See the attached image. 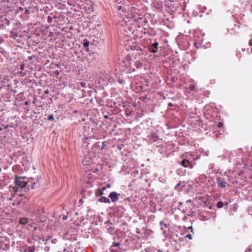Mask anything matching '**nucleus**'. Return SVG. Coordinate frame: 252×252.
I'll return each mask as SVG.
<instances>
[{"instance_id": "9d476101", "label": "nucleus", "mask_w": 252, "mask_h": 252, "mask_svg": "<svg viewBox=\"0 0 252 252\" xmlns=\"http://www.w3.org/2000/svg\"><path fill=\"white\" fill-rule=\"evenodd\" d=\"M120 195V193H118L116 191H112L110 193L108 197L111 199L112 202H115L118 200Z\"/></svg>"}, {"instance_id": "4468645a", "label": "nucleus", "mask_w": 252, "mask_h": 252, "mask_svg": "<svg viewBox=\"0 0 252 252\" xmlns=\"http://www.w3.org/2000/svg\"><path fill=\"white\" fill-rule=\"evenodd\" d=\"M25 99V95L24 93H20L17 95V101H22Z\"/></svg>"}, {"instance_id": "a211bd4d", "label": "nucleus", "mask_w": 252, "mask_h": 252, "mask_svg": "<svg viewBox=\"0 0 252 252\" xmlns=\"http://www.w3.org/2000/svg\"><path fill=\"white\" fill-rule=\"evenodd\" d=\"M28 221V219L26 218H20L19 221L20 224L25 225Z\"/></svg>"}, {"instance_id": "473e14b6", "label": "nucleus", "mask_w": 252, "mask_h": 252, "mask_svg": "<svg viewBox=\"0 0 252 252\" xmlns=\"http://www.w3.org/2000/svg\"><path fill=\"white\" fill-rule=\"evenodd\" d=\"M223 126V124L222 122H219L218 124V126L219 127H221Z\"/></svg>"}, {"instance_id": "a19ab883", "label": "nucleus", "mask_w": 252, "mask_h": 252, "mask_svg": "<svg viewBox=\"0 0 252 252\" xmlns=\"http://www.w3.org/2000/svg\"><path fill=\"white\" fill-rule=\"evenodd\" d=\"M123 225H125V226H127L128 225L126 221H124L123 223Z\"/></svg>"}, {"instance_id": "72a5a7b5", "label": "nucleus", "mask_w": 252, "mask_h": 252, "mask_svg": "<svg viewBox=\"0 0 252 252\" xmlns=\"http://www.w3.org/2000/svg\"><path fill=\"white\" fill-rule=\"evenodd\" d=\"M24 65L22 64L20 65V69L21 70H23L24 71Z\"/></svg>"}, {"instance_id": "a18cd8bd", "label": "nucleus", "mask_w": 252, "mask_h": 252, "mask_svg": "<svg viewBox=\"0 0 252 252\" xmlns=\"http://www.w3.org/2000/svg\"><path fill=\"white\" fill-rule=\"evenodd\" d=\"M25 104V105H28L29 104V102L28 101H25V102H24Z\"/></svg>"}, {"instance_id": "1a4fd4ad", "label": "nucleus", "mask_w": 252, "mask_h": 252, "mask_svg": "<svg viewBox=\"0 0 252 252\" xmlns=\"http://www.w3.org/2000/svg\"><path fill=\"white\" fill-rule=\"evenodd\" d=\"M158 43L157 41H155L154 43H152L148 46L149 50L153 53H156L158 51Z\"/></svg>"}, {"instance_id": "5701e85b", "label": "nucleus", "mask_w": 252, "mask_h": 252, "mask_svg": "<svg viewBox=\"0 0 252 252\" xmlns=\"http://www.w3.org/2000/svg\"><path fill=\"white\" fill-rule=\"evenodd\" d=\"M189 89L190 91H194L195 89V86L194 84H190L189 86Z\"/></svg>"}, {"instance_id": "6e6552de", "label": "nucleus", "mask_w": 252, "mask_h": 252, "mask_svg": "<svg viewBox=\"0 0 252 252\" xmlns=\"http://www.w3.org/2000/svg\"><path fill=\"white\" fill-rule=\"evenodd\" d=\"M149 138V143H153L156 141H158L159 139V136H158V134L154 132H151L150 134L148 136Z\"/></svg>"}, {"instance_id": "39448f33", "label": "nucleus", "mask_w": 252, "mask_h": 252, "mask_svg": "<svg viewBox=\"0 0 252 252\" xmlns=\"http://www.w3.org/2000/svg\"><path fill=\"white\" fill-rule=\"evenodd\" d=\"M18 160L19 162H20L22 166L24 167L25 170L27 166L28 162L26 160V156L25 155L24 153L18 152V154H17V160Z\"/></svg>"}, {"instance_id": "ddd939ff", "label": "nucleus", "mask_w": 252, "mask_h": 252, "mask_svg": "<svg viewBox=\"0 0 252 252\" xmlns=\"http://www.w3.org/2000/svg\"><path fill=\"white\" fill-rule=\"evenodd\" d=\"M130 49L132 50H136V51H142V49L141 47L136 43L133 44L132 43V45H130L129 46Z\"/></svg>"}, {"instance_id": "052dcab7", "label": "nucleus", "mask_w": 252, "mask_h": 252, "mask_svg": "<svg viewBox=\"0 0 252 252\" xmlns=\"http://www.w3.org/2000/svg\"><path fill=\"white\" fill-rule=\"evenodd\" d=\"M33 102V103H35V100H34V101H33V102Z\"/></svg>"}, {"instance_id": "423d86ee", "label": "nucleus", "mask_w": 252, "mask_h": 252, "mask_svg": "<svg viewBox=\"0 0 252 252\" xmlns=\"http://www.w3.org/2000/svg\"><path fill=\"white\" fill-rule=\"evenodd\" d=\"M123 245L120 243H114L110 248L111 252H122L123 249L121 247Z\"/></svg>"}, {"instance_id": "13d9d810", "label": "nucleus", "mask_w": 252, "mask_h": 252, "mask_svg": "<svg viewBox=\"0 0 252 252\" xmlns=\"http://www.w3.org/2000/svg\"><path fill=\"white\" fill-rule=\"evenodd\" d=\"M16 35H17V37L18 36V33L17 32Z\"/></svg>"}, {"instance_id": "2f4dec72", "label": "nucleus", "mask_w": 252, "mask_h": 252, "mask_svg": "<svg viewBox=\"0 0 252 252\" xmlns=\"http://www.w3.org/2000/svg\"><path fill=\"white\" fill-rule=\"evenodd\" d=\"M130 71L129 72L131 73V72H134L135 71L136 69L135 68H132L131 66L129 67Z\"/></svg>"}, {"instance_id": "b1692460", "label": "nucleus", "mask_w": 252, "mask_h": 252, "mask_svg": "<svg viewBox=\"0 0 252 252\" xmlns=\"http://www.w3.org/2000/svg\"><path fill=\"white\" fill-rule=\"evenodd\" d=\"M223 203L222 201H219L217 203V207L218 208H221L222 207H223Z\"/></svg>"}, {"instance_id": "680f3d73", "label": "nucleus", "mask_w": 252, "mask_h": 252, "mask_svg": "<svg viewBox=\"0 0 252 252\" xmlns=\"http://www.w3.org/2000/svg\"><path fill=\"white\" fill-rule=\"evenodd\" d=\"M17 204H19V201H17Z\"/></svg>"}, {"instance_id": "bf43d9fd", "label": "nucleus", "mask_w": 252, "mask_h": 252, "mask_svg": "<svg viewBox=\"0 0 252 252\" xmlns=\"http://www.w3.org/2000/svg\"><path fill=\"white\" fill-rule=\"evenodd\" d=\"M95 54L94 53H92V55H95Z\"/></svg>"}, {"instance_id": "2eb2a0df", "label": "nucleus", "mask_w": 252, "mask_h": 252, "mask_svg": "<svg viewBox=\"0 0 252 252\" xmlns=\"http://www.w3.org/2000/svg\"><path fill=\"white\" fill-rule=\"evenodd\" d=\"M98 201L99 202H103L105 203H110L111 200L107 197L105 196H101L99 199Z\"/></svg>"}, {"instance_id": "6e6d98bb", "label": "nucleus", "mask_w": 252, "mask_h": 252, "mask_svg": "<svg viewBox=\"0 0 252 252\" xmlns=\"http://www.w3.org/2000/svg\"><path fill=\"white\" fill-rule=\"evenodd\" d=\"M22 235V234H21V233H20V234H19V236H20V237H21Z\"/></svg>"}, {"instance_id": "69168bd1", "label": "nucleus", "mask_w": 252, "mask_h": 252, "mask_svg": "<svg viewBox=\"0 0 252 252\" xmlns=\"http://www.w3.org/2000/svg\"><path fill=\"white\" fill-rule=\"evenodd\" d=\"M1 129H2V128H1H1H0V130H1Z\"/></svg>"}, {"instance_id": "49530a36", "label": "nucleus", "mask_w": 252, "mask_h": 252, "mask_svg": "<svg viewBox=\"0 0 252 252\" xmlns=\"http://www.w3.org/2000/svg\"><path fill=\"white\" fill-rule=\"evenodd\" d=\"M245 252H251V249H248V250H247Z\"/></svg>"}, {"instance_id": "6ab92c4d", "label": "nucleus", "mask_w": 252, "mask_h": 252, "mask_svg": "<svg viewBox=\"0 0 252 252\" xmlns=\"http://www.w3.org/2000/svg\"><path fill=\"white\" fill-rule=\"evenodd\" d=\"M89 44L90 41L86 38L84 39L83 42V45L84 47L87 48V51H88L89 50L88 46H89Z\"/></svg>"}, {"instance_id": "dca6fc26", "label": "nucleus", "mask_w": 252, "mask_h": 252, "mask_svg": "<svg viewBox=\"0 0 252 252\" xmlns=\"http://www.w3.org/2000/svg\"><path fill=\"white\" fill-rule=\"evenodd\" d=\"M159 224L161 226V229L162 230H163V233H165V232H164V230H163V228L162 226H164L165 228H167L168 229L169 228L170 224H169L168 223H164L163 221H160L159 222Z\"/></svg>"}, {"instance_id": "ea45409f", "label": "nucleus", "mask_w": 252, "mask_h": 252, "mask_svg": "<svg viewBox=\"0 0 252 252\" xmlns=\"http://www.w3.org/2000/svg\"><path fill=\"white\" fill-rule=\"evenodd\" d=\"M20 167V165H19V164H17V167H16V169H17V172H18V171L19 170V167Z\"/></svg>"}, {"instance_id": "09e8293b", "label": "nucleus", "mask_w": 252, "mask_h": 252, "mask_svg": "<svg viewBox=\"0 0 252 252\" xmlns=\"http://www.w3.org/2000/svg\"><path fill=\"white\" fill-rule=\"evenodd\" d=\"M16 25H17V28H20V26L18 25V24L17 22Z\"/></svg>"}, {"instance_id": "c85d7f7f", "label": "nucleus", "mask_w": 252, "mask_h": 252, "mask_svg": "<svg viewBox=\"0 0 252 252\" xmlns=\"http://www.w3.org/2000/svg\"><path fill=\"white\" fill-rule=\"evenodd\" d=\"M80 85L83 88H85L87 86V84L85 82H80Z\"/></svg>"}, {"instance_id": "393cba45", "label": "nucleus", "mask_w": 252, "mask_h": 252, "mask_svg": "<svg viewBox=\"0 0 252 252\" xmlns=\"http://www.w3.org/2000/svg\"><path fill=\"white\" fill-rule=\"evenodd\" d=\"M106 142H105V141L100 143V145H101L100 148L101 150H103L105 148V147H106Z\"/></svg>"}, {"instance_id": "37998d69", "label": "nucleus", "mask_w": 252, "mask_h": 252, "mask_svg": "<svg viewBox=\"0 0 252 252\" xmlns=\"http://www.w3.org/2000/svg\"><path fill=\"white\" fill-rule=\"evenodd\" d=\"M45 251H46V252H47V251H49V247H46L45 248Z\"/></svg>"}, {"instance_id": "864d4df0", "label": "nucleus", "mask_w": 252, "mask_h": 252, "mask_svg": "<svg viewBox=\"0 0 252 252\" xmlns=\"http://www.w3.org/2000/svg\"><path fill=\"white\" fill-rule=\"evenodd\" d=\"M14 182L16 183V176H14Z\"/></svg>"}, {"instance_id": "f03ea898", "label": "nucleus", "mask_w": 252, "mask_h": 252, "mask_svg": "<svg viewBox=\"0 0 252 252\" xmlns=\"http://www.w3.org/2000/svg\"><path fill=\"white\" fill-rule=\"evenodd\" d=\"M181 158L183 160L180 164L184 167H189L190 169L193 168L195 164L194 162L198 158V156L192 152L185 153L181 155Z\"/></svg>"}, {"instance_id": "412c9836", "label": "nucleus", "mask_w": 252, "mask_h": 252, "mask_svg": "<svg viewBox=\"0 0 252 252\" xmlns=\"http://www.w3.org/2000/svg\"><path fill=\"white\" fill-rule=\"evenodd\" d=\"M114 227H110L107 228V232L111 234H113L114 232Z\"/></svg>"}, {"instance_id": "c03bdc74", "label": "nucleus", "mask_w": 252, "mask_h": 252, "mask_svg": "<svg viewBox=\"0 0 252 252\" xmlns=\"http://www.w3.org/2000/svg\"><path fill=\"white\" fill-rule=\"evenodd\" d=\"M93 101H94L93 98H92V99H90V102L91 103H93Z\"/></svg>"}, {"instance_id": "5fc2aeb1", "label": "nucleus", "mask_w": 252, "mask_h": 252, "mask_svg": "<svg viewBox=\"0 0 252 252\" xmlns=\"http://www.w3.org/2000/svg\"><path fill=\"white\" fill-rule=\"evenodd\" d=\"M21 243V241H19V242H17V245H18L19 244L18 243Z\"/></svg>"}, {"instance_id": "79ce46f5", "label": "nucleus", "mask_w": 252, "mask_h": 252, "mask_svg": "<svg viewBox=\"0 0 252 252\" xmlns=\"http://www.w3.org/2000/svg\"><path fill=\"white\" fill-rule=\"evenodd\" d=\"M168 106L169 107H171V106H173V104H172V103L170 102V103H169L168 104Z\"/></svg>"}, {"instance_id": "c9c22d12", "label": "nucleus", "mask_w": 252, "mask_h": 252, "mask_svg": "<svg viewBox=\"0 0 252 252\" xmlns=\"http://www.w3.org/2000/svg\"><path fill=\"white\" fill-rule=\"evenodd\" d=\"M136 232L137 233H138V234L140 233V229L138 228H136Z\"/></svg>"}, {"instance_id": "20e7f679", "label": "nucleus", "mask_w": 252, "mask_h": 252, "mask_svg": "<svg viewBox=\"0 0 252 252\" xmlns=\"http://www.w3.org/2000/svg\"><path fill=\"white\" fill-rule=\"evenodd\" d=\"M16 13L17 15H18V16L20 17L21 20L24 21L29 18L30 12L29 10L26 8L24 9L22 7H19L17 9Z\"/></svg>"}, {"instance_id": "aec40b11", "label": "nucleus", "mask_w": 252, "mask_h": 252, "mask_svg": "<svg viewBox=\"0 0 252 252\" xmlns=\"http://www.w3.org/2000/svg\"><path fill=\"white\" fill-rule=\"evenodd\" d=\"M134 65H135L136 69H138V68H141V67H142L143 66V63L140 61H137L135 63V64Z\"/></svg>"}, {"instance_id": "a878e982", "label": "nucleus", "mask_w": 252, "mask_h": 252, "mask_svg": "<svg viewBox=\"0 0 252 252\" xmlns=\"http://www.w3.org/2000/svg\"><path fill=\"white\" fill-rule=\"evenodd\" d=\"M17 74H18L20 76H23L26 74V71L21 70L20 71L17 72Z\"/></svg>"}, {"instance_id": "f704fd0d", "label": "nucleus", "mask_w": 252, "mask_h": 252, "mask_svg": "<svg viewBox=\"0 0 252 252\" xmlns=\"http://www.w3.org/2000/svg\"><path fill=\"white\" fill-rule=\"evenodd\" d=\"M54 73L55 75L58 76L59 74V71L58 70H56Z\"/></svg>"}, {"instance_id": "4d7b16f0", "label": "nucleus", "mask_w": 252, "mask_h": 252, "mask_svg": "<svg viewBox=\"0 0 252 252\" xmlns=\"http://www.w3.org/2000/svg\"><path fill=\"white\" fill-rule=\"evenodd\" d=\"M158 252H162V251H160L159 250H158Z\"/></svg>"}, {"instance_id": "8fccbe9b", "label": "nucleus", "mask_w": 252, "mask_h": 252, "mask_svg": "<svg viewBox=\"0 0 252 252\" xmlns=\"http://www.w3.org/2000/svg\"><path fill=\"white\" fill-rule=\"evenodd\" d=\"M104 117L105 119H107L108 118V116L107 115H105Z\"/></svg>"}, {"instance_id": "9b49d317", "label": "nucleus", "mask_w": 252, "mask_h": 252, "mask_svg": "<svg viewBox=\"0 0 252 252\" xmlns=\"http://www.w3.org/2000/svg\"><path fill=\"white\" fill-rule=\"evenodd\" d=\"M20 39H17V47L23 48V45L24 44L25 41V38L21 34L19 35Z\"/></svg>"}, {"instance_id": "de8ad7c7", "label": "nucleus", "mask_w": 252, "mask_h": 252, "mask_svg": "<svg viewBox=\"0 0 252 252\" xmlns=\"http://www.w3.org/2000/svg\"><path fill=\"white\" fill-rule=\"evenodd\" d=\"M106 187H107V188H110V187H111V185H110V184H108V185H107V186H106Z\"/></svg>"}, {"instance_id": "f257e3e1", "label": "nucleus", "mask_w": 252, "mask_h": 252, "mask_svg": "<svg viewBox=\"0 0 252 252\" xmlns=\"http://www.w3.org/2000/svg\"><path fill=\"white\" fill-rule=\"evenodd\" d=\"M40 185V182L38 178L36 179L31 178L26 181L25 177L17 175V195L20 197L24 195L21 191L26 192L31 188L32 189L38 188Z\"/></svg>"}, {"instance_id": "e433bc0d", "label": "nucleus", "mask_w": 252, "mask_h": 252, "mask_svg": "<svg viewBox=\"0 0 252 252\" xmlns=\"http://www.w3.org/2000/svg\"><path fill=\"white\" fill-rule=\"evenodd\" d=\"M49 93V90H46L44 91V94H48Z\"/></svg>"}, {"instance_id": "603ef678", "label": "nucleus", "mask_w": 252, "mask_h": 252, "mask_svg": "<svg viewBox=\"0 0 252 252\" xmlns=\"http://www.w3.org/2000/svg\"><path fill=\"white\" fill-rule=\"evenodd\" d=\"M189 229H191V231L192 232V226H190V227H189Z\"/></svg>"}, {"instance_id": "f8f14e48", "label": "nucleus", "mask_w": 252, "mask_h": 252, "mask_svg": "<svg viewBox=\"0 0 252 252\" xmlns=\"http://www.w3.org/2000/svg\"><path fill=\"white\" fill-rule=\"evenodd\" d=\"M18 246H17V251H23L24 252H34L35 250V247L34 246H32V247H25V248H23V250H22V249H21L20 248H19V249H18Z\"/></svg>"}, {"instance_id": "0eeeda50", "label": "nucleus", "mask_w": 252, "mask_h": 252, "mask_svg": "<svg viewBox=\"0 0 252 252\" xmlns=\"http://www.w3.org/2000/svg\"><path fill=\"white\" fill-rule=\"evenodd\" d=\"M217 185L219 188L224 189L228 184L225 179L223 177H218L217 178Z\"/></svg>"}, {"instance_id": "7ed1b4c3", "label": "nucleus", "mask_w": 252, "mask_h": 252, "mask_svg": "<svg viewBox=\"0 0 252 252\" xmlns=\"http://www.w3.org/2000/svg\"><path fill=\"white\" fill-rule=\"evenodd\" d=\"M245 27L239 21H237L233 25V27H230L228 28V32L231 35H237L238 34L240 30H239L241 27Z\"/></svg>"}, {"instance_id": "4c0bfd02", "label": "nucleus", "mask_w": 252, "mask_h": 252, "mask_svg": "<svg viewBox=\"0 0 252 252\" xmlns=\"http://www.w3.org/2000/svg\"><path fill=\"white\" fill-rule=\"evenodd\" d=\"M181 185V182L179 183L178 184H177V185L175 187V189H177L178 188V187L180 186Z\"/></svg>"}, {"instance_id": "c756f323", "label": "nucleus", "mask_w": 252, "mask_h": 252, "mask_svg": "<svg viewBox=\"0 0 252 252\" xmlns=\"http://www.w3.org/2000/svg\"><path fill=\"white\" fill-rule=\"evenodd\" d=\"M47 21L49 23H51L53 21V19L52 18V17L51 16H48V18H47Z\"/></svg>"}, {"instance_id": "cd10ccee", "label": "nucleus", "mask_w": 252, "mask_h": 252, "mask_svg": "<svg viewBox=\"0 0 252 252\" xmlns=\"http://www.w3.org/2000/svg\"><path fill=\"white\" fill-rule=\"evenodd\" d=\"M47 120L48 121H54V117L53 115H50L48 116Z\"/></svg>"}, {"instance_id": "e2e57ef3", "label": "nucleus", "mask_w": 252, "mask_h": 252, "mask_svg": "<svg viewBox=\"0 0 252 252\" xmlns=\"http://www.w3.org/2000/svg\"><path fill=\"white\" fill-rule=\"evenodd\" d=\"M29 59H32V57H29Z\"/></svg>"}, {"instance_id": "0e129e2a", "label": "nucleus", "mask_w": 252, "mask_h": 252, "mask_svg": "<svg viewBox=\"0 0 252 252\" xmlns=\"http://www.w3.org/2000/svg\"><path fill=\"white\" fill-rule=\"evenodd\" d=\"M29 59H32V57H29Z\"/></svg>"}, {"instance_id": "7c9ffc66", "label": "nucleus", "mask_w": 252, "mask_h": 252, "mask_svg": "<svg viewBox=\"0 0 252 252\" xmlns=\"http://www.w3.org/2000/svg\"><path fill=\"white\" fill-rule=\"evenodd\" d=\"M185 238H188L189 239H192V236H191V234H188L186 236H185Z\"/></svg>"}, {"instance_id": "bb28decb", "label": "nucleus", "mask_w": 252, "mask_h": 252, "mask_svg": "<svg viewBox=\"0 0 252 252\" xmlns=\"http://www.w3.org/2000/svg\"><path fill=\"white\" fill-rule=\"evenodd\" d=\"M100 146H101V145H100V142H96L93 146V147H94V148H99V147H100Z\"/></svg>"}, {"instance_id": "58836bf2", "label": "nucleus", "mask_w": 252, "mask_h": 252, "mask_svg": "<svg viewBox=\"0 0 252 252\" xmlns=\"http://www.w3.org/2000/svg\"><path fill=\"white\" fill-rule=\"evenodd\" d=\"M107 189V187L106 186H104V187H103L101 189H100L101 190H102L103 191L105 190H106Z\"/></svg>"}, {"instance_id": "4be33fe9", "label": "nucleus", "mask_w": 252, "mask_h": 252, "mask_svg": "<svg viewBox=\"0 0 252 252\" xmlns=\"http://www.w3.org/2000/svg\"><path fill=\"white\" fill-rule=\"evenodd\" d=\"M103 194H104L103 191L102 190L99 189L97 190L96 196H99L102 195Z\"/></svg>"}, {"instance_id": "f3484780", "label": "nucleus", "mask_w": 252, "mask_h": 252, "mask_svg": "<svg viewBox=\"0 0 252 252\" xmlns=\"http://www.w3.org/2000/svg\"><path fill=\"white\" fill-rule=\"evenodd\" d=\"M95 99L99 106H102L104 103L103 100L100 97H95Z\"/></svg>"}, {"instance_id": "3c124183", "label": "nucleus", "mask_w": 252, "mask_h": 252, "mask_svg": "<svg viewBox=\"0 0 252 252\" xmlns=\"http://www.w3.org/2000/svg\"><path fill=\"white\" fill-rule=\"evenodd\" d=\"M66 218H67L66 216H64L63 218V220H65V219H66Z\"/></svg>"}]
</instances>
